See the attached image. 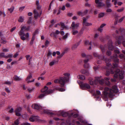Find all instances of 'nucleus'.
Returning <instances> with one entry per match:
<instances>
[{"mask_svg":"<svg viewBox=\"0 0 125 125\" xmlns=\"http://www.w3.org/2000/svg\"><path fill=\"white\" fill-rule=\"evenodd\" d=\"M125 16H124L122 17L119 20V21L118 22L120 23V22H121L123 21V20H124V18H125Z\"/></svg>","mask_w":125,"mask_h":125,"instance_id":"53","label":"nucleus"},{"mask_svg":"<svg viewBox=\"0 0 125 125\" xmlns=\"http://www.w3.org/2000/svg\"><path fill=\"white\" fill-rule=\"evenodd\" d=\"M118 64H117L115 63V64H113V66L112 68V69L111 70H110V73L111 74H113L114 73V72L113 71V70H112V69H114V68L118 66Z\"/></svg>","mask_w":125,"mask_h":125,"instance_id":"27","label":"nucleus"},{"mask_svg":"<svg viewBox=\"0 0 125 125\" xmlns=\"http://www.w3.org/2000/svg\"><path fill=\"white\" fill-rule=\"evenodd\" d=\"M72 32L73 34L74 35H76L78 32L77 31L75 30H73Z\"/></svg>","mask_w":125,"mask_h":125,"instance_id":"44","label":"nucleus"},{"mask_svg":"<svg viewBox=\"0 0 125 125\" xmlns=\"http://www.w3.org/2000/svg\"><path fill=\"white\" fill-rule=\"evenodd\" d=\"M0 56L2 57L6 58V56L5 55L4 53L2 52L0 53Z\"/></svg>","mask_w":125,"mask_h":125,"instance_id":"48","label":"nucleus"},{"mask_svg":"<svg viewBox=\"0 0 125 125\" xmlns=\"http://www.w3.org/2000/svg\"><path fill=\"white\" fill-rule=\"evenodd\" d=\"M104 15V13H101L98 15V17L99 18H101L103 17Z\"/></svg>","mask_w":125,"mask_h":125,"instance_id":"42","label":"nucleus"},{"mask_svg":"<svg viewBox=\"0 0 125 125\" xmlns=\"http://www.w3.org/2000/svg\"><path fill=\"white\" fill-rule=\"evenodd\" d=\"M86 70L84 69H82L80 71V72L81 73H82L84 74V73H85V71Z\"/></svg>","mask_w":125,"mask_h":125,"instance_id":"57","label":"nucleus"},{"mask_svg":"<svg viewBox=\"0 0 125 125\" xmlns=\"http://www.w3.org/2000/svg\"><path fill=\"white\" fill-rule=\"evenodd\" d=\"M54 91V90L49 89L48 90L46 94L47 95L49 94H51L53 93Z\"/></svg>","mask_w":125,"mask_h":125,"instance_id":"32","label":"nucleus"},{"mask_svg":"<svg viewBox=\"0 0 125 125\" xmlns=\"http://www.w3.org/2000/svg\"><path fill=\"white\" fill-rule=\"evenodd\" d=\"M19 124V121L18 119H17L14 121L12 125H18Z\"/></svg>","mask_w":125,"mask_h":125,"instance_id":"36","label":"nucleus"},{"mask_svg":"<svg viewBox=\"0 0 125 125\" xmlns=\"http://www.w3.org/2000/svg\"><path fill=\"white\" fill-rule=\"evenodd\" d=\"M88 10H86L83 12V16L86 14L88 13Z\"/></svg>","mask_w":125,"mask_h":125,"instance_id":"54","label":"nucleus"},{"mask_svg":"<svg viewBox=\"0 0 125 125\" xmlns=\"http://www.w3.org/2000/svg\"><path fill=\"white\" fill-rule=\"evenodd\" d=\"M48 89V87L46 86H45L44 88L42 89L41 91L42 92L44 93H45L46 94V92H47V90Z\"/></svg>","mask_w":125,"mask_h":125,"instance_id":"18","label":"nucleus"},{"mask_svg":"<svg viewBox=\"0 0 125 125\" xmlns=\"http://www.w3.org/2000/svg\"><path fill=\"white\" fill-rule=\"evenodd\" d=\"M79 23L75 24V22L74 21H73L72 22L71 25V28L73 30H74L75 29H77L79 27Z\"/></svg>","mask_w":125,"mask_h":125,"instance_id":"10","label":"nucleus"},{"mask_svg":"<svg viewBox=\"0 0 125 125\" xmlns=\"http://www.w3.org/2000/svg\"><path fill=\"white\" fill-rule=\"evenodd\" d=\"M124 72L123 71H121L119 69H117L115 71V74L114 75V79H111V81L112 82H115L116 81V79L118 78L122 79L124 78L123 74Z\"/></svg>","mask_w":125,"mask_h":125,"instance_id":"4","label":"nucleus"},{"mask_svg":"<svg viewBox=\"0 0 125 125\" xmlns=\"http://www.w3.org/2000/svg\"><path fill=\"white\" fill-rule=\"evenodd\" d=\"M109 43L110 44L108 45V49H109L111 50H113L114 49V47H113L112 44V41H110L109 42Z\"/></svg>","mask_w":125,"mask_h":125,"instance_id":"17","label":"nucleus"},{"mask_svg":"<svg viewBox=\"0 0 125 125\" xmlns=\"http://www.w3.org/2000/svg\"><path fill=\"white\" fill-rule=\"evenodd\" d=\"M55 83H59L60 84L61 86L62 85V77H60L59 79H55L54 81Z\"/></svg>","mask_w":125,"mask_h":125,"instance_id":"13","label":"nucleus"},{"mask_svg":"<svg viewBox=\"0 0 125 125\" xmlns=\"http://www.w3.org/2000/svg\"><path fill=\"white\" fill-rule=\"evenodd\" d=\"M91 57H89L88 58H85L86 59L84 60V62L85 63H87L89 61V59H90V58L91 57Z\"/></svg>","mask_w":125,"mask_h":125,"instance_id":"43","label":"nucleus"},{"mask_svg":"<svg viewBox=\"0 0 125 125\" xmlns=\"http://www.w3.org/2000/svg\"><path fill=\"white\" fill-rule=\"evenodd\" d=\"M77 78L79 79L83 80H85V76L82 75H79L78 76Z\"/></svg>","mask_w":125,"mask_h":125,"instance_id":"24","label":"nucleus"},{"mask_svg":"<svg viewBox=\"0 0 125 125\" xmlns=\"http://www.w3.org/2000/svg\"><path fill=\"white\" fill-rule=\"evenodd\" d=\"M110 0H107L106 2V5L108 7H110L111 6V4L110 2Z\"/></svg>","mask_w":125,"mask_h":125,"instance_id":"37","label":"nucleus"},{"mask_svg":"<svg viewBox=\"0 0 125 125\" xmlns=\"http://www.w3.org/2000/svg\"><path fill=\"white\" fill-rule=\"evenodd\" d=\"M13 57V54L12 53H10L8 54L7 56H6V58H12Z\"/></svg>","mask_w":125,"mask_h":125,"instance_id":"39","label":"nucleus"},{"mask_svg":"<svg viewBox=\"0 0 125 125\" xmlns=\"http://www.w3.org/2000/svg\"><path fill=\"white\" fill-rule=\"evenodd\" d=\"M0 42L2 44H4L6 43L7 42V41L5 39L1 38L0 40Z\"/></svg>","mask_w":125,"mask_h":125,"instance_id":"40","label":"nucleus"},{"mask_svg":"<svg viewBox=\"0 0 125 125\" xmlns=\"http://www.w3.org/2000/svg\"><path fill=\"white\" fill-rule=\"evenodd\" d=\"M29 29V28H27L25 26H24L21 27V30L18 33L21 36L20 38L22 40L24 41L26 40V38L29 37V35L28 33L25 34L24 32L25 31H28Z\"/></svg>","mask_w":125,"mask_h":125,"instance_id":"3","label":"nucleus"},{"mask_svg":"<svg viewBox=\"0 0 125 125\" xmlns=\"http://www.w3.org/2000/svg\"><path fill=\"white\" fill-rule=\"evenodd\" d=\"M69 35V34L68 33H66L65 35H64L63 37V39H67Z\"/></svg>","mask_w":125,"mask_h":125,"instance_id":"45","label":"nucleus"},{"mask_svg":"<svg viewBox=\"0 0 125 125\" xmlns=\"http://www.w3.org/2000/svg\"><path fill=\"white\" fill-rule=\"evenodd\" d=\"M78 119L81 122L83 123V124L82 125H92L91 124H88L87 123H86L83 121L81 118H78Z\"/></svg>","mask_w":125,"mask_h":125,"instance_id":"21","label":"nucleus"},{"mask_svg":"<svg viewBox=\"0 0 125 125\" xmlns=\"http://www.w3.org/2000/svg\"><path fill=\"white\" fill-rule=\"evenodd\" d=\"M90 73L89 71L88 70H86L85 72V73H84V74L87 76H88L90 75Z\"/></svg>","mask_w":125,"mask_h":125,"instance_id":"47","label":"nucleus"},{"mask_svg":"<svg viewBox=\"0 0 125 125\" xmlns=\"http://www.w3.org/2000/svg\"><path fill=\"white\" fill-rule=\"evenodd\" d=\"M66 6L67 8H70L71 7V5L70 3H67L66 4Z\"/></svg>","mask_w":125,"mask_h":125,"instance_id":"58","label":"nucleus"},{"mask_svg":"<svg viewBox=\"0 0 125 125\" xmlns=\"http://www.w3.org/2000/svg\"><path fill=\"white\" fill-rule=\"evenodd\" d=\"M25 8V6L21 7L19 8V10L21 12Z\"/></svg>","mask_w":125,"mask_h":125,"instance_id":"50","label":"nucleus"},{"mask_svg":"<svg viewBox=\"0 0 125 125\" xmlns=\"http://www.w3.org/2000/svg\"><path fill=\"white\" fill-rule=\"evenodd\" d=\"M54 27H57L59 28L60 27H61V30H62V22L60 24L59 23L58 24H55L54 25Z\"/></svg>","mask_w":125,"mask_h":125,"instance_id":"28","label":"nucleus"},{"mask_svg":"<svg viewBox=\"0 0 125 125\" xmlns=\"http://www.w3.org/2000/svg\"><path fill=\"white\" fill-rule=\"evenodd\" d=\"M112 88V89H110L107 87L105 88L104 89V91L103 93V94L105 97L106 98L107 96H109L110 97L112 98L114 95V93H116L118 92V90L116 86H113Z\"/></svg>","mask_w":125,"mask_h":125,"instance_id":"2","label":"nucleus"},{"mask_svg":"<svg viewBox=\"0 0 125 125\" xmlns=\"http://www.w3.org/2000/svg\"><path fill=\"white\" fill-rule=\"evenodd\" d=\"M32 108L37 110L41 109L44 113L50 115H55L56 114L60 115H62V111H59L58 112L55 111H52L46 109L45 107H42L39 105L36 104H33L32 105Z\"/></svg>","mask_w":125,"mask_h":125,"instance_id":"1","label":"nucleus"},{"mask_svg":"<svg viewBox=\"0 0 125 125\" xmlns=\"http://www.w3.org/2000/svg\"><path fill=\"white\" fill-rule=\"evenodd\" d=\"M88 80L89 81V83L91 85H93L94 84V80H93L92 78H89Z\"/></svg>","mask_w":125,"mask_h":125,"instance_id":"20","label":"nucleus"},{"mask_svg":"<svg viewBox=\"0 0 125 125\" xmlns=\"http://www.w3.org/2000/svg\"><path fill=\"white\" fill-rule=\"evenodd\" d=\"M103 0H95V3L96 6L100 8L105 6V4L102 1Z\"/></svg>","mask_w":125,"mask_h":125,"instance_id":"7","label":"nucleus"},{"mask_svg":"<svg viewBox=\"0 0 125 125\" xmlns=\"http://www.w3.org/2000/svg\"><path fill=\"white\" fill-rule=\"evenodd\" d=\"M94 56L95 57L98 56L99 59H104V56H98L97 54L96 53H94Z\"/></svg>","mask_w":125,"mask_h":125,"instance_id":"22","label":"nucleus"},{"mask_svg":"<svg viewBox=\"0 0 125 125\" xmlns=\"http://www.w3.org/2000/svg\"><path fill=\"white\" fill-rule=\"evenodd\" d=\"M105 62L106 63V64L107 66H108L110 67L111 65L109 63V62H110V60L109 59H105Z\"/></svg>","mask_w":125,"mask_h":125,"instance_id":"25","label":"nucleus"},{"mask_svg":"<svg viewBox=\"0 0 125 125\" xmlns=\"http://www.w3.org/2000/svg\"><path fill=\"white\" fill-rule=\"evenodd\" d=\"M22 110V108L21 107H19L17 108L15 111V115L18 116H21V112Z\"/></svg>","mask_w":125,"mask_h":125,"instance_id":"9","label":"nucleus"},{"mask_svg":"<svg viewBox=\"0 0 125 125\" xmlns=\"http://www.w3.org/2000/svg\"><path fill=\"white\" fill-rule=\"evenodd\" d=\"M69 49V48L68 47L65 48L64 50V51L63 52V54L67 53Z\"/></svg>","mask_w":125,"mask_h":125,"instance_id":"35","label":"nucleus"},{"mask_svg":"<svg viewBox=\"0 0 125 125\" xmlns=\"http://www.w3.org/2000/svg\"><path fill=\"white\" fill-rule=\"evenodd\" d=\"M24 17L23 16H21L19 17V19L18 20V21L20 22H22L24 20Z\"/></svg>","mask_w":125,"mask_h":125,"instance_id":"23","label":"nucleus"},{"mask_svg":"<svg viewBox=\"0 0 125 125\" xmlns=\"http://www.w3.org/2000/svg\"><path fill=\"white\" fill-rule=\"evenodd\" d=\"M34 87L28 88L27 89V90L29 92L31 93L34 91Z\"/></svg>","mask_w":125,"mask_h":125,"instance_id":"38","label":"nucleus"},{"mask_svg":"<svg viewBox=\"0 0 125 125\" xmlns=\"http://www.w3.org/2000/svg\"><path fill=\"white\" fill-rule=\"evenodd\" d=\"M70 75V74L68 73H65L63 74L64 76L63 77V85L68 81Z\"/></svg>","mask_w":125,"mask_h":125,"instance_id":"6","label":"nucleus"},{"mask_svg":"<svg viewBox=\"0 0 125 125\" xmlns=\"http://www.w3.org/2000/svg\"><path fill=\"white\" fill-rule=\"evenodd\" d=\"M46 95V94L45 93H43V94H40L39 96V97L40 99H42Z\"/></svg>","mask_w":125,"mask_h":125,"instance_id":"41","label":"nucleus"},{"mask_svg":"<svg viewBox=\"0 0 125 125\" xmlns=\"http://www.w3.org/2000/svg\"><path fill=\"white\" fill-rule=\"evenodd\" d=\"M77 14L79 15H81L83 16V12L81 11H79L77 12Z\"/></svg>","mask_w":125,"mask_h":125,"instance_id":"46","label":"nucleus"},{"mask_svg":"<svg viewBox=\"0 0 125 125\" xmlns=\"http://www.w3.org/2000/svg\"><path fill=\"white\" fill-rule=\"evenodd\" d=\"M81 56L83 57L86 58H88L89 57H91V56H90L86 55L84 53H82Z\"/></svg>","mask_w":125,"mask_h":125,"instance_id":"34","label":"nucleus"},{"mask_svg":"<svg viewBox=\"0 0 125 125\" xmlns=\"http://www.w3.org/2000/svg\"><path fill=\"white\" fill-rule=\"evenodd\" d=\"M79 84L81 88L83 90L89 89L90 88V86L87 83H84L83 82H80L79 83Z\"/></svg>","mask_w":125,"mask_h":125,"instance_id":"5","label":"nucleus"},{"mask_svg":"<svg viewBox=\"0 0 125 125\" xmlns=\"http://www.w3.org/2000/svg\"><path fill=\"white\" fill-rule=\"evenodd\" d=\"M36 117L35 116H32L29 118L31 122H33L36 119Z\"/></svg>","mask_w":125,"mask_h":125,"instance_id":"33","label":"nucleus"},{"mask_svg":"<svg viewBox=\"0 0 125 125\" xmlns=\"http://www.w3.org/2000/svg\"><path fill=\"white\" fill-rule=\"evenodd\" d=\"M32 77V75L31 73H30L28 76L27 78L26 79V81L28 83L34 82V79H33L32 80L30 81V80Z\"/></svg>","mask_w":125,"mask_h":125,"instance_id":"11","label":"nucleus"},{"mask_svg":"<svg viewBox=\"0 0 125 125\" xmlns=\"http://www.w3.org/2000/svg\"><path fill=\"white\" fill-rule=\"evenodd\" d=\"M14 80L16 81H20L22 80V78L20 76H18L15 75L13 77Z\"/></svg>","mask_w":125,"mask_h":125,"instance_id":"15","label":"nucleus"},{"mask_svg":"<svg viewBox=\"0 0 125 125\" xmlns=\"http://www.w3.org/2000/svg\"><path fill=\"white\" fill-rule=\"evenodd\" d=\"M111 54V52L110 51H107L106 52V54L108 55L109 56Z\"/></svg>","mask_w":125,"mask_h":125,"instance_id":"62","label":"nucleus"},{"mask_svg":"<svg viewBox=\"0 0 125 125\" xmlns=\"http://www.w3.org/2000/svg\"><path fill=\"white\" fill-rule=\"evenodd\" d=\"M5 90L8 93H10V91L9 89V88L8 87H6L5 88Z\"/></svg>","mask_w":125,"mask_h":125,"instance_id":"52","label":"nucleus"},{"mask_svg":"<svg viewBox=\"0 0 125 125\" xmlns=\"http://www.w3.org/2000/svg\"><path fill=\"white\" fill-rule=\"evenodd\" d=\"M83 25L86 26H89L92 25V24L91 23H89L86 21L87 19L85 17L83 18Z\"/></svg>","mask_w":125,"mask_h":125,"instance_id":"12","label":"nucleus"},{"mask_svg":"<svg viewBox=\"0 0 125 125\" xmlns=\"http://www.w3.org/2000/svg\"><path fill=\"white\" fill-rule=\"evenodd\" d=\"M114 52L115 53L118 54L120 52L118 49H114Z\"/></svg>","mask_w":125,"mask_h":125,"instance_id":"56","label":"nucleus"},{"mask_svg":"<svg viewBox=\"0 0 125 125\" xmlns=\"http://www.w3.org/2000/svg\"><path fill=\"white\" fill-rule=\"evenodd\" d=\"M124 8L123 7L121 8L118 9L117 10V11L119 12H122L124 10Z\"/></svg>","mask_w":125,"mask_h":125,"instance_id":"49","label":"nucleus"},{"mask_svg":"<svg viewBox=\"0 0 125 125\" xmlns=\"http://www.w3.org/2000/svg\"><path fill=\"white\" fill-rule=\"evenodd\" d=\"M4 84L7 85H10L11 84V82L9 81H7L5 82Z\"/></svg>","mask_w":125,"mask_h":125,"instance_id":"60","label":"nucleus"},{"mask_svg":"<svg viewBox=\"0 0 125 125\" xmlns=\"http://www.w3.org/2000/svg\"><path fill=\"white\" fill-rule=\"evenodd\" d=\"M85 43L86 45H88L89 46V50H91V42H89V41L88 40L86 41L85 42Z\"/></svg>","mask_w":125,"mask_h":125,"instance_id":"19","label":"nucleus"},{"mask_svg":"<svg viewBox=\"0 0 125 125\" xmlns=\"http://www.w3.org/2000/svg\"><path fill=\"white\" fill-rule=\"evenodd\" d=\"M84 67L85 68H87L89 67V65L87 63H85L84 65Z\"/></svg>","mask_w":125,"mask_h":125,"instance_id":"55","label":"nucleus"},{"mask_svg":"<svg viewBox=\"0 0 125 125\" xmlns=\"http://www.w3.org/2000/svg\"><path fill=\"white\" fill-rule=\"evenodd\" d=\"M121 37L118 38V39H116V41L115 42V44L116 45L118 46L120 43Z\"/></svg>","mask_w":125,"mask_h":125,"instance_id":"26","label":"nucleus"},{"mask_svg":"<svg viewBox=\"0 0 125 125\" xmlns=\"http://www.w3.org/2000/svg\"><path fill=\"white\" fill-rule=\"evenodd\" d=\"M117 55H115V56H114L113 57V59L115 62H119V60L117 58Z\"/></svg>","mask_w":125,"mask_h":125,"instance_id":"29","label":"nucleus"},{"mask_svg":"<svg viewBox=\"0 0 125 125\" xmlns=\"http://www.w3.org/2000/svg\"><path fill=\"white\" fill-rule=\"evenodd\" d=\"M94 84H96L99 83L101 84H103L104 83V80L100 79L99 78L96 77L94 80Z\"/></svg>","mask_w":125,"mask_h":125,"instance_id":"8","label":"nucleus"},{"mask_svg":"<svg viewBox=\"0 0 125 125\" xmlns=\"http://www.w3.org/2000/svg\"><path fill=\"white\" fill-rule=\"evenodd\" d=\"M25 57L26 58V59L27 60H28L29 61V62H30L31 61L32 57L30 56V55H26Z\"/></svg>","mask_w":125,"mask_h":125,"instance_id":"30","label":"nucleus"},{"mask_svg":"<svg viewBox=\"0 0 125 125\" xmlns=\"http://www.w3.org/2000/svg\"><path fill=\"white\" fill-rule=\"evenodd\" d=\"M30 124L28 123H24L22 124V125H30Z\"/></svg>","mask_w":125,"mask_h":125,"instance_id":"64","label":"nucleus"},{"mask_svg":"<svg viewBox=\"0 0 125 125\" xmlns=\"http://www.w3.org/2000/svg\"><path fill=\"white\" fill-rule=\"evenodd\" d=\"M80 44V42H79L73 45L72 47V50H73L76 49L77 47Z\"/></svg>","mask_w":125,"mask_h":125,"instance_id":"16","label":"nucleus"},{"mask_svg":"<svg viewBox=\"0 0 125 125\" xmlns=\"http://www.w3.org/2000/svg\"><path fill=\"white\" fill-rule=\"evenodd\" d=\"M78 114H73V113H72L71 114V116H73L74 117H76L78 116Z\"/></svg>","mask_w":125,"mask_h":125,"instance_id":"51","label":"nucleus"},{"mask_svg":"<svg viewBox=\"0 0 125 125\" xmlns=\"http://www.w3.org/2000/svg\"><path fill=\"white\" fill-rule=\"evenodd\" d=\"M33 12L34 15V17L35 18L37 19L38 17H40V15L41 14V12L40 14L38 13V11H37V10H34Z\"/></svg>","mask_w":125,"mask_h":125,"instance_id":"14","label":"nucleus"},{"mask_svg":"<svg viewBox=\"0 0 125 125\" xmlns=\"http://www.w3.org/2000/svg\"><path fill=\"white\" fill-rule=\"evenodd\" d=\"M49 43V41L47 40H46V41L45 44V45L47 46H48V45Z\"/></svg>","mask_w":125,"mask_h":125,"instance_id":"63","label":"nucleus"},{"mask_svg":"<svg viewBox=\"0 0 125 125\" xmlns=\"http://www.w3.org/2000/svg\"><path fill=\"white\" fill-rule=\"evenodd\" d=\"M9 51V49H3V51L4 52H7Z\"/></svg>","mask_w":125,"mask_h":125,"instance_id":"61","label":"nucleus"},{"mask_svg":"<svg viewBox=\"0 0 125 125\" xmlns=\"http://www.w3.org/2000/svg\"><path fill=\"white\" fill-rule=\"evenodd\" d=\"M55 61H52L50 62L49 63V65L50 66H52L54 64Z\"/></svg>","mask_w":125,"mask_h":125,"instance_id":"59","label":"nucleus"},{"mask_svg":"<svg viewBox=\"0 0 125 125\" xmlns=\"http://www.w3.org/2000/svg\"><path fill=\"white\" fill-rule=\"evenodd\" d=\"M15 7L13 6H11L10 8L8 9V10L10 13H11L13 11Z\"/></svg>","mask_w":125,"mask_h":125,"instance_id":"31","label":"nucleus"}]
</instances>
